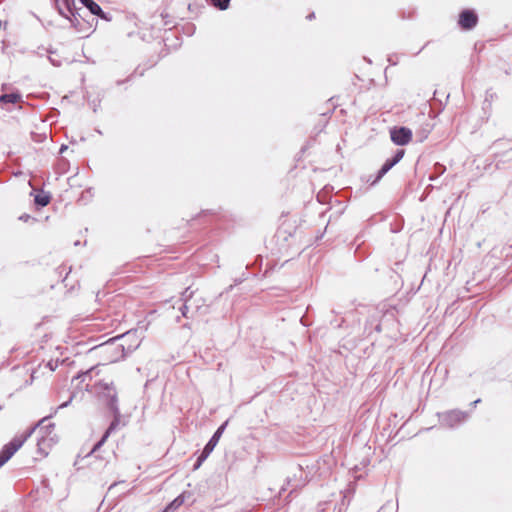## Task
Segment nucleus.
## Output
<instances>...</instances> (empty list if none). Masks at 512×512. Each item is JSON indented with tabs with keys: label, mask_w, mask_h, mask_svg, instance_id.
<instances>
[{
	"label": "nucleus",
	"mask_w": 512,
	"mask_h": 512,
	"mask_svg": "<svg viewBox=\"0 0 512 512\" xmlns=\"http://www.w3.org/2000/svg\"><path fill=\"white\" fill-rule=\"evenodd\" d=\"M388 62H389L391 65H396V64H397V55H396V54L389 55V56H388Z\"/></svg>",
	"instance_id": "37"
},
{
	"label": "nucleus",
	"mask_w": 512,
	"mask_h": 512,
	"mask_svg": "<svg viewBox=\"0 0 512 512\" xmlns=\"http://www.w3.org/2000/svg\"><path fill=\"white\" fill-rule=\"evenodd\" d=\"M372 177H373V176H372V175H370V176L368 177V179H367V182H369L370 184H371V182L374 180V178H372Z\"/></svg>",
	"instance_id": "49"
},
{
	"label": "nucleus",
	"mask_w": 512,
	"mask_h": 512,
	"mask_svg": "<svg viewBox=\"0 0 512 512\" xmlns=\"http://www.w3.org/2000/svg\"><path fill=\"white\" fill-rule=\"evenodd\" d=\"M99 385L101 386V392L99 394L101 402L111 414H118L120 408L118 393L114 383L100 382Z\"/></svg>",
	"instance_id": "3"
},
{
	"label": "nucleus",
	"mask_w": 512,
	"mask_h": 512,
	"mask_svg": "<svg viewBox=\"0 0 512 512\" xmlns=\"http://www.w3.org/2000/svg\"><path fill=\"white\" fill-rule=\"evenodd\" d=\"M100 102V99L93 100L90 102V105L92 106L94 112H97L98 108L100 107Z\"/></svg>",
	"instance_id": "36"
},
{
	"label": "nucleus",
	"mask_w": 512,
	"mask_h": 512,
	"mask_svg": "<svg viewBox=\"0 0 512 512\" xmlns=\"http://www.w3.org/2000/svg\"><path fill=\"white\" fill-rule=\"evenodd\" d=\"M108 438L109 436L103 433L101 438L93 445L92 449L87 453L86 457H89L95 452H97L106 443Z\"/></svg>",
	"instance_id": "22"
},
{
	"label": "nucleus",
	"mask_w": 512,
	"mask_h": 512,
	"mask_svg": "<svg viewBox=\"0 0 512 512\" xmlns=\"http://www.w3.org/2000/svg\"><path fill=\"white\" fill-rule=\"evenodd\" d=\"M248 278L247 273H242V275L234 280V285H240Z\"/></svg>",
	"instance_id": "34"
},
{
	"label": "nucleus",
	"mask_w": 512,
	"mask_h": 512,
	"mask_svg": "<svg viewBox=\"0 0 512 512\" xmlns=\"http://www.w3.org/2000/svg\"><path fill=\"white\" fill-rule=\"evenodd\" d=\"M412 136V130L406 126H395L390 129V139L397 146L407 145Z\"/></svg>",
	"instance_id": "7"
},
{
	"label": "nucleus",
	"mask_w": 512,
	"mask_h": 512,
	"mask_svg": "<svg viewBox=\"0 0 512 512\" xmlns=\"http://www.w3.org/2000/svg\"><path fill=\"white\" fill-rule=\"evenodd\" d=\"M51 199V193L45 192L44 190H41L34 194V204L37 209L46 207L51 202Z\"/></svg>",
	"instance_id": "12"
},
{
	"label": "nucleus",
	"mask_w": 512,
	"mask_h": 512,
	"mask_svg": "<svg viewBox=\"0 0 512 512\" xmlns=\"http://www.w3.org/2000/svg\"><path fill=\"white\" fill-rule=\"evenodd\" d=\"M208 457H209V455H208L207 453L205 454V452H204L203 450H201V451H200V453H199V454H198V456H197V459H196V461H195L194 465H193V470H194V471H195V470H198V469L201 467V465L203 464V462H204Z\"/></svg>",
	"instance_id": "24"
},
{
	"label": "nucleus",
	"mask_w": 512,
	"mask_h": 512,
	"mask_svg": "<svg viewBox=\"0 0 512 512\" xmlns=\"http://www.w3.org/2000/svg\"><path fill=\"white\" fill-rule=\"evenodd\" d=\"M37 428L38 425L30 427L22 435L15 436L2 447L0 451V468L13 457V455L23 446L27 439L31 437Z\"/></svg>",
	"instance_id": "2"
},
{
	"label": "nucleus",
	"mask_w": 512,
	"mask_h": 512,
	"mask_svg": "<svg viewBox=\"0 0 512 512\" xmlns=\"http://www.w3.org/2000/svg\"><path fill=\"white\" fill-rule=\"evenodd\" d=\"M117 339H119L121 341V343L125 344L126 346L127 345H137V347L139 346V343L137 342L136 340V333L134 332H126L124 334H122L121 336H118Z\"/></svg>",
	"instance_id": "17"
},
{
	"label": "nucleus",
	"mask_w": 512,
	"mask_h": 512,
	"mask_svg": "<svg viewBox=\"0 0 512 512\" xmlns=\"http://www.w3.org/2000/svg\"><path fill=\"white\" fill-rule=\"evenodd\" d=\"M33 220V221H36L35 218H33L31 215L27 214V213H23L22 215L19 216V220L20 221H23V222H28L29 220Z\"/></svg>",
	"instance_id": "35"
},
{
	"label": "nucleus",
	"mask_w": 512,
	"mask_h": 512,
	"mask_svg": "<svg viewBox=\"0 0 512 512\" xmlns=\"http://www.w3.org/2000/svg\"><path fill=\"white\" fill-rule=\"evenodd\" d=\"M405 150L402 148H398L394 151L393 155L385 160L377 174L374 177V180L371 182V186H375L379 181L396 165L398 164L404 157Z\"/></svg>",
	"instance_id": "5"
},
{
	"label": "nucleus",
	"mask_w": 512,
	"mask_h": 512,
	"mask_svg": "<svg viewBox=\"0 0 512 512\" xmlns=\"http://www.w3.org/2000/svg\"><path fill=\"white\" fill-rule=\"evenodd\" d=\"M73 399H74V394H71V395H70V397H69V399H68L67 401H65V402H63L62 404H60V405H59V406L54 410V413H52V414H50V415H48V416L43 417V418H42V419H41V420H40L36 425H38V427H39V426H41V425H42L46 420H48V419L52 418V417H53V415H54V414H56L58 410L68 407V406L71 404V402L73 401Z\"/></svg>",
	"instance_id": "19"
},
{
	"label": "nucleus",
	"mask_w": 512,
	"mask_h": 512,
	"mask_svg": "<svg viewBox=\"0 0 512 512\" xmlns=\"http://www.w3.org/2000/svg\"><path fill=\"white\" fill-rule=\"evenodd\" d=\"M161 17H162L164 20H165V19H166V20H169L168 14H164V13H162V14H161Z\"/></svg>",
	"instance_id": "48"
},
{
	"label": "nucleus",
	"mask_w": 512,
	"mask_h": 512,
	"mask_svg": "<svg viewBox=\"0 0 512 512\" xmlns=\"http://www.w3.org/2000/svg\"><path fill=\"white\" fill-rule=\"evenodd\" d=\"M398 510V503H396V507L394 509L393 505L390 502H387L385 505H383L378 512H397Z\"/></svg>",
	"instance_id": "28"
},
{
	"label": "nucleus",
	"mask_w": 512,
	"mask_h": 512,
	"mask_svg": "<svg viewBox=\"0 0 512 512\" xmlns=\"http://www.w3.org/2000/svg\"><path fill=\"white\" fill-rule=\"evenodd\" d=\"M217 213L214 211V210H210V209H207V210H202L200 213H198L195 218L192 219V221L196 220V219H201V218H205L207 216H215Z\"/></svg>",
	"instance_id": "27"
},
{
	"label": "nucleus",
	"mask_w": 512,
	"mask_h": 512,
	"mask_svg": "<svg viewBox=\"0 0 512 512\" xmlns=\"http://www.w3.org/2000/svg\"><path fill=\"white\" fill-rule=\"evenodd\" d=\"M497 98V94L496 92L493 91L492 88H489L486 90L485 92V99L483 101V106H482V109L485 113L488 112V116L490 115V111H491V107H492V102L494 99Z\"/></svg>",
	"instance_id": "14"
},
{
	"label": "nucleus",
	"mask_w": 512,
	"mask_h": 512,
	"mask_svg": "<svg viewBox=\"0 0 512 512\" xmlns=\"http://www.w3.org/2000/svg\"><path fill=\"white\" fill-rule=\"evenodd\" d=\"M97 16L100 17L101 19L109 20L108 13H106L104 11H103V13H99V15H97Z\"/></svg>",
	"instance_id": "42"
},
{
	"label": "nucleus",
	"mask_w": 512,
	"mask_h": 512,
	"mask_svg": "<svg viewBox=\"0 0 512 512\" xmlns=\"http://www.w3.org/2000/svg\"><path fill=\"white\" fill-rule=\"evenodd\" d=\"M170 23H171V21L166 20V19L164 20V25H168V24H170Z\"/></svg>",
	"instance_id": "51"
},
{
	"label": "nucleus",
	"mask_w": 512,
	"mask_h": 512,
	"mask_svg": "<svg viewBox=\"0 0 512 512\" xmlns=\"http://www.w3.org/2000/svg\"><path fill=\"white\" fill-rule=\"evenodd\" d=\"M209 5L220 10L225 11L230 7L231 0H206Z\"/></svg>",
	"instance_id": "20"
},
{
	"label": "nucleus",
	"mask_w": 512,
	"mask_h": 512,
	"mask_svg": "<svg viewBox=\"0 0 512 512\" xmlns=\"http://www.w3.org/2000/svg\"><path fill=\"white\" fill-rule=\"evenodd\" d=\"M117 339V337L111 338L108 341L100 344L96 348L106 352L111 353V362L119 361L120 359H124L127 355L131 354L137 349V345H125Z\"/></svg>",
	"instance_id": "1"
},
{
	"label": "nucleus",
	"mask_w": 512,
	"mask_h": 512,
	"mask_svg": "<svg viewBox=\"0 0 512 512\" xmlns=\"http://www.w3.org/2000/svg\"><path fill=\"white\" fill-rule=\"evenodd\" d=\"M80 10L81 8L68 14L65 12V15H62L64 18L69 20L71 26L77 31H82L83 24L81 21L86 22L84 16L80 13Z\"/></svg>",
	"instance_id": "11"
},
{
	"label": "nucleus",
	"mask_w": 512,
	"mask_h": 512,
	"mask_svg": "<svg viewBox=\"0 0 512 512\" xmlns=\"http://www.w3.org/2000/svg\"><path fill=\"white\" fill-rule=\"evenodd\" d=\"M54 426H55L54 423H49L46 426L41 427L40 432L45 431V435L44 436L46 437L47 435L51 434V432L54 429Z\"/></svg>",
	"instance_id": "30"
},
{
	"label": "nucleus",
	"mask_w": 512,
	"mask_h": 512,
	"mask_svg": "<svg viewBox=\"0 0 512 512\" xmlns=\"http://www.w3.org/2000/svg\"><path fill=\"white\" fill-rule=\"evenodd\" d=\"M134 74H138L139 76H143V75H144V70L139 71V67H137V68L134 70V72H133V73H132L128 78H126L125 80H117V81H116V85H118V86H119V85H122V84H123V83H125V82L130 81V80H131V78H132V76H133Z\"/></svg>",
	"instance_id": "29"
},
{
	"label": "nucleus",
	"mask_w": 512,
	"mask_h": 512,
	"mask_svg": "<svg viewBox=\"0 0 512 512\" xmlns=\"http://www.w3.org/2000/svg\"><path fill=\"white\" fill-rule=\"evenodd\" d=\"M47 366L50 368V370L54 371L57 367V364L53 365L52 361L48 362Z\"/></svg>",
	"instance_id": "45"
},
{
	"label": "nucleus",
	"mask_w": 512,
	"mask_h": 512,
	"mask_svg": "<svg viewBox=\"0 0 512 512\" xmlns=\"http://www.w3.org/2000/svg\"><path fill=\"white\" fill-rule=\"evenodd\" d=\"M84 193H89L90 195H92V188L86 189Z\"/></svg>",
	"instance_id": "50"
},
{
	"label": "nucleus",
	"mask_w": 512,
	"mask_h": 512,
	"mask_svg": "<svg viewBox=\"0 0 512 512\" xmlns=\"http://www.w3.org/2000/svg\"><path fill=\"white\" fill-rule=\"evenodd\" d=\"M192 496L190 491H184L179 494L176 498H174L171 502H169L165 508L162 510L163 512H173L182 506L185 501Z\"/></svg>",
	"instance_id": "10"
},
{
	"label": "nucleus",
	"mask_w": 512,
	"mask_h": 512,
	"mask_svg": "<svg viewBox=\"0 0 512 512\" xmlns=\"http://www.w3.org/2000/svg\"><path fill=\"white\" fill-rule=\"evenodd\" d=\"M22 100V94L19 91H14L10 93H4L0 96V104H16Z\"/></svg>",
	"instance_id": "13"
},
{
	"label": "nucleus",
	"mask_w": 512,
	"mask_h": 512,
	"mask_svg": "<svg viewBox=\"0 0 512 512\" xmlns=\"http://www.w3.org/2000/svg\"><path fill=\"white\" fill-rule=\"evenodd\" d=\"M478 21L479 17L476 10L472 8H464L458 15L457 24L461 30L471 31L477 26Z\"/></svg>",
	"instance_id": "6"
},
{
	"label": "nucleus",
	"mask_w": 512,
	"mask_h": 512,
	"mask_svg": "<svg viewBox=\"0 0 512 512\" xmlns=\"http://www.w3.org/2000/svg\"><path fill=\"white\" fill-rule=\"evenodd\" d=\"M79 2L86 7L92 15H99V13H103L101 6L94 0H79Z\"/></svg>",
	"instance_id": "15"
},
{
	"label": "nucleus",
	"mask_w": 512,
	"mask_h": 512,
	"mask_svg": "<svg viewBox=\"0 0 512 512\" xmlns=\"http://www.w3.org/2000/svg\"><path fill=\"white\" fill-rule=\"evenodd\" d=\"M227 425H228V420L224 421L215 430V432L213 433L211 438L208 440V442L206 443V445L202 449L205 452V454L207 453L208 455H210L213 452L214 448L216 447V445L218 444L220 438L222 437V435H223Z\"/></svg>",
	"instance_id": "9"
},
{
	"label": "nucleus",
	"mask_w": 512,
	"mask_h": 512,
	"mask_svg": "<svg viewBox=\"0 0 512 512\" xmlns=\"http://www.w3.org/2000/svg\"><path fill=\"white\" fill-rule=\"evenodd\" d=\"M53 2V4L55 5L58 13L60 15H65V12H64V8L62 7V5L60 4L61 0H51Z\"/></svg>",
	"instance_id": "33"
},
{
	"label": "nucleus",
	"mask_w": 512,
	"mask_h": 512,
	"mask_svg": "<svg viewBox=\"0 0 512 512\" xmlns=\"http://www.w3.org/2000/svg\"><path fill=\"white\" fill-rule=\"evenodd\" d=\"M381 312L376 311L373 314H371L364 326V334L367 336H370L373 331L380 333L382 331V325H381Z\"/></svg>",
	"instance_id": "8"
},
{
	"label": "nucleus",
	"mask_w": 512,
	"mask_h": 512,
	"mask_svg": "<svg viewBox=\"0 0 512 512\" xmlns=\"http://www.w3.org/2000/svg\"><path fill=\"white\" fill-rule=\"evenodd\" d=\"M285 490H286V488L283 486V487L281 488V490H280V494H281L283 491H285Z\"/></svg>",
	"instance_id": "54"
},
{
	"label": "nucleus",
	"mask_w": 512,
	"mask_h": 512,
	"mask_svg": "<svg viewBox=\"0 0 512 512\" xmlns=\"http://www.w3.org/2000/svg\"><path fill=\"white\" fill-rule=\"evenodd\" d=\"M194 295V291L191 290V287H187L181 294V301L183 303H187Z\"/></svg>",
	"instance_id": "25"
},
{
	"label": "nucleus",
	"mask_w": 512,
	"mask_h": 512,
	"mask_svg": "<svg viewBox=\"0 0 512 512\" xmlns=\"http://www.w3.org/2000/svg\"><path fill=\"white\" fill-rule=\"evenodd\" d=\"M68 149V146L65 144H62L59 149V153L62 154Z\"/></svg>",
	"instance_id": "43"
},
{
	"label": "nucleus",
	"mask_w": 512,
	"mask_h": 512,
	"mask_svg": "<svg viewBox=\"0 0 512 512\" xmlns=\"http://www.w3.org/2000/svg\"><path fill=\"white\" fill-rule=\"evenodd\" d=\"M111 415H112V420H111L110 424L108 425L107 429L104 431V433L107 434L109 437L119 427V425L121 423V417H122L120 411H118V414H111Z\"/></svg>",
	"instance_id": "16"
},
{
	"label": "nucleus",
	"mask_w": 512,
	"mask_h": 512,
	"mask_svg": "<svg viewBox=\"0 0 512 512\" xmlns=\"http://www.w3.org/2000/svg\"><path fill=\"white\" fill-rule=\"evenodd\" d=\"M180 310V313H181V316L184 317V318H189V315H188V312H189V308H188V305L187 303H183L181 305V307L179 308Z\"/></svg>",
	"instance_id": "31"
},
{
	"label": "nucleus",
	"mask_w": 512,
	"mask_h": 512,
	"mask_svg": "<svg viewBox=\"0 0 512 512\" xmlns=\"http://www.w3.org/2000/svg\"><path fill=\"white\" fill-rule=\"evenodd\" d=\"M234 285H231L227 288V292L231 291L233 289Z\"/></svg>",
	"instance_id": "52"
},
{
	"label": "nucleus",
	"mask_w": 512,
	"mask_h": 512,
	"mask_svg": "<svg viewBox=\"0 0 512 512\" xmlns=\"http://www.w3.org/2000/svg\"><path fill=\"white\" fill-rule=\"evenodd\" d=\"M479 403H481V399H480V398H478V399H476V400L472 401V402L469 404V406L473 409V408H475Z\"/></svg>",
	"instance_id": "39"
},
{
	"label": "nucleus",
	"mask_w": 512,
	"mask_h": 512,
	"mask_svg": "<svg viewBox=\"0 0 512 512\" xmlns=\"http://www.w3.org/2000/svg\"><path fill=\"white\" fill-rule=\"evenodd\" d=\"M31 137L36 142H42L43 140L46 139V135L45 134H37L35 132L31 133Z\"/></svg>",
	"instance_id": "32"
},
{
	"label": "nucleus",
	"mask_w": 512,
	"mask_h": 512,
	"mask_svg": "<svg viewBox=\"0 0 512 512\" xmlns=\"http://www.w3.org/2000/svg\"><path fill=\"white\" fill-rule=\"evenodd\" d=\"M344 322V319L341 320L340 323H337V321H331V325L335 328H340L342 326V323Z\"/></svg>",
	"instance_id": "40"
},
{
	"label": "nucleus",
	"mask_w": 512,
	"mask_h": 512,
	"mask_svg": "<svg viewBox=\"0 0 512 512\" xmlns=\"http://www.w3.org/2000/svg\"><path fill=\"white\" fill-rule=\"evenodd\" d=\"M187 31L190 35H192L195 31V26L193 24H189L187 27Z\"/></svg>",
	"instance_id": "41"
},
{
	"label": "nucleus",
	"mask_w": 512,
	"mask_h": 512,
	"mask_svg": "<svg viewBox=\"0 0 512 512\" xmlns=\"http://www.w3.org/2000/svg\"><path fill=\"white\" fill-rule=\"evenodd\" d=\"M46 442H47V439L45 436H42L40 439H38V442H37L38 452L44 456L48 455V452L44 449V445L46 444Z\"/></svg>",
	"instance_id": "26"
},
{
	"label": "nucleus",
	"mask_w": 512,
	"mask_h": 512,
	"mask_svg": "<svg viewBox=\"0 0 512 512\" xmlns=\"http://www.w3.org/2000/svg\"><path fill=\"white\" fill-rule=\"evenodd\" d=\"M119 484V482H114L112 483L110 486H109V491H111L112 489H114L117 485Z\"/></svg>",
	"instance_id": "46"
},
{
	"label": "nucleus",
	"mask_w": 512,
	"mask_h": 512,
	"mask_svg": "<svg viewBox=\"0 0 512 512\" xmlns=\"http://www.w3.org/2000/svg\"><path fill=\"white\" fill-rule=\"evenodd\" d=\"M317 200H318L319 202H321V203H325V201H324V196L322 195V193H321V192H320V193H318V195H317Z\"/></svg>",
	"instance_id": "44"
},
{
	"label": "nucleus",
	"mask_w": 512,
	"mask_h": 512,
	"mask_svg": "<svg viewBox=\"0 0 512 512\" xmlns=\"http://www.w3.org/2000/svg\"><path fill=\"white\" fill-rule=\"evenodd\" d=\"M49 61L51 62L52 65H54L56 67L61 65V61L56 60L55 58H52L51 56H49Z\"/></svg>",
	"instance_id": "38"
},
{
	"label": "nucleus",
	"mask_w": 512,
	"mask_h": 512,
	"mask_svg": "<svg viewBox=\"0 0 512 512\" xmlns=\"http://www.w3.org/2000/svg\"><path fill=\"white\" fill-rule=\"evenodd\" d=\"M440 424L442 426L454 429L462 423L466 422L470 413L459 409H452L445 412L437 413Z\"/></svg>",
	"instance_id": "4"
},
{
	"label": "nucleus",
	"mask_w": 512,
	"mask_h": 512,
	"mask_svg": "<svg viewBox=\"0 0 512 512\" xmlns=\"http://www.w3.org/2000/svg\"><path fill=\"white\" fill-rule=\"evenodd\" d=\"M183 327H184V328H190V325H189V323H185V324L183 325Z\"/></svg>",
	"instance_id": "53"
},
{
	"label": "nucleus",
	"mask_w": 512,
	"mask_h": 512,
	"mask_svg": "<svg viewBox=\"0 0 512 512\" xmlns=\"http://www.w3.org/2000/svg\"><path fill=\"white\" fill-rule=\"evenodd\" d=\"M446 171V167L437 162L434 164L433 166V171L432 173L429 175V180L430 181H435L437 178H439L441 175H443Z\"/></svg>",
	"instance_id": "18"
},
{
	"label": "nucleus",
	"mask_w": 512,
	"mask_h": 512,
	"mask_svg": "<svg viewBox=\"0 0 512 512\" xmlns=\"http://www.w3.org/2000/svg\"><path fill=\"white\" fill-rule=\"evenodd\" d=\"M314 17H315V13H314V12H312V13L308 14L306 18H307L308 20H312Z\"/></svg>",
	"instance_id": "47"
},
{
	"label": "nucleus",
	"mask_w": 512,
	"mask_h": 512,
	"mask_svg": "<svg viewBox=\"0 0 512 512\" xmlns=\"http://www.w3.org/2000/svg\"><path fill=\"white\" fill-rule=\"evenodd\" d=\"M96 369V367H91L85 371H80L73 377V380H80L81 382H84L87 378H92V372Z\"/></svg>",
	"instance_id": "21"
},
{
	"label": "nucleus",
	"mask_w": 512,
	"mask_h": 512,
	"mask_svg": "<svg viewBox=\"0 0 512 512\" xmlns=\"http://www.w3.org/2000/svg\"><path fill=\"white\" fill-rule=\"evenodd\" d=\"M60 4L64 8V12L67 14L78 9L75 6V0H61Z\"/></svg>",
	"instance_id": "23"
}]
</instances>
